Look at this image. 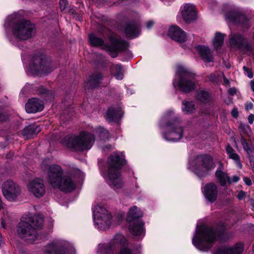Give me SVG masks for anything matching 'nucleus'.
I'll return each mask as SVG.
<instances>
[{"label": "nucleus", "instance_id": "nucleus-26", "mask_svg": "<svg viewBox=\"0 0 254 254\" xmlns=\"http://www.w3.org/2000/svg\"><path fill=\"white\" fill-rule=\"evenodd\" d=\"M125 34L127 37L134 38L140 34V29L136 22H130L125 27Z\"/></svg>", "mask_w": 254, "mask_h": 254}, {"label": "nucleus", "instance_id": "nucleus-30", "mask_svg": "<svg viewBox=\"0 0 254 254\" xmlns=\"http://www.w3.org/2000/svg\"><path fill=\"white\" fill-rule=\"evenodd\" d=\"M226 151L229 158L233 160L236 166L240 169L242 168V164L240 161L239 155L236 153L233 148L229 145L226 147Z\"/></svg>", "mask_w": 254, "mask_h": 254}, {"label": "nucleus", "instance_id": "nucleus-13", "mask_svg": "<svg viewBox=\"0 0 254 254\" xmlns=\"http://www.w3.org/2000/svg\"><path fill=\"white\" fill-rule=\"evenodd\" d=\"M224 12L225 19L228 22L243 28H248L250 26L249 19L245 14L239 12L234 5L229 4L225 5Z\"/></svg>", "mask_w": 254, "mask_h": 254}, {"label": "nucleus", "instance_id": "nucleus-59", "mask_svg": "<svg viewBox=\"0 0 254 254\" xmlns=\"http://www.w3.org/2000/svg\"><path fill=\"white\" fill-rule=\"evenodd\" d=\"M230 67V65H227V68H229Z\"/></svg>", "mask_w": 254, "mask_h": 254}, {"label": "nucleus", "instance_id": "nucleus-42", "mask_svg": "<svg viewBox=\"0 0 254 254\" xmlns=\"http://www.w3.org/2000/svg\"><path fill=\"white\" fill-rule=\"evenodd\" d=\"M154 23H155V22L153 20H148V21H147L145 23L146 27L148 29H149L153 27V26L154 25Z\"/></svg>", "mask_w": 254, "mask_h": 254}, {"label": "nucleus", "instance_id": "nucleus-6", "mask_svg": "<svg viewBox=\"0 0 254 254\" xmlns=\"http://www.w3.org/2000/svg\"><path fill=\"white\" fill-rule=\"evenodd\" d=\"M173 113V111L169 110L164 115L160 126L166 130L163 133L164 138L168 141L176 142L180 140L183 135V128L180 122L175 119L165 124L170 119Z\"/></svg>", "mask_w": 254, "mask_h": 254}, {"label": "nucleus", "instance_id": "nucleus-10", "mask_svg": "<svg viewBox=\"0 0 254 254\" xmlns=\"http://www.w3.org/2000/svg\"><path fill=\"white\" fill-rule=\"evenodd\" d=\"M214 168L212 157L205 154L196 156L188 165V168L200 178L207 175L208 171Z\"/></svg>", "mask_w": 254, "mask_h": 254}, {"label": "nucleus", "instance_id": "nucleus-40", "mask_svg": "<svg viewBox=\"0 0 254 254\" xmlns=\"http://www.w3.org/2000/svg\"><path fill=\"white\" fill-rule=\"evenodd\" d=\"M240 180V177L238 176L235 175L232 177V178L229 177L228 182L229 184H231L233 183H235L238 182Z\"/></svg>", "mask_w": 254, "mask_h": 254}, {"label": "nucleus", "instance_id": "nucleus-21", "mask_svg": "<svg viewBox=\"0 0 254 254\" xmlns=\"http://www.w3.org/2000/svg\"><path fill=\"white\" fill-rule=\"evenodd\" d=\"M168 34L172 39L178 42L183 43L187 40L186 33L176 25H173L170 27Z\"/></svg>", "mask_w": 254, "mask_h": 254}, {"label": "nucleus", "instance_id": "nucleus-50", "mask_svg": "<svg viewBox=\"0 0 254 254\" xmlns=\"http://www.w3.org/2000/svg\"><path fill=\"white\" fill-rule=\"evenodd\" d=\"M245 196V192L243 191H241L239 192L238 195H237V197L239 199H242Z\"/></svg>", "mask_w": 254, "mask_h": 254}, {"label": "nucleus", "instance_id": "nucleus-1", "mask_svg": "<svg viewBox=\"0 0 254 254\" xmlns=\"http://www.w3.org/2000/svg\"><path fill=\"white\" fill-rule=\"evenodd\" d=\"M125 163L124 155L122 152H114L108 160L109 169L107 172L102 173V175L108 184L113 189H121L124 182L119 170Z\"/></svg>", "mask_w": 254, "mask_h": 254}, {"label": "nucleus", "instance_id": "nucleus-41", "mask_svg": "<svg viewBox=\"0 0 254 254\" xmlns=\"http://www.w3.org/2000/svg\"><path fill=\"white\" fill-rule=\"evenodd\" d=\"M245 71V74H246L249 78H252L253 77V73L250 68L245 66L243 67Z\"/></svg>", "mask_w": 254, "mask_h": 254}, {"label": "nucleus", "instance_id": "nucleus-9", "mask_svg": "<svg viewBox=\"0 0 254 254\" xmlns=\"http://www.w3.org/2000/svg\"><path fill=\"white\" fill-rule=\"evenodd\" d=\"M173 84L175 87H178L183 92H189L194 90L195 87L194 75L183 66L178 65Z\"/></svg>", "mask_w": 254, "mask_h": 254}, {"label": "nucleus", "instance_id": "nucleus-44", "mask_svg": "<svg viewBox=\"0 0 254 254\" xmlns=\"http://www.w3.org/2000/svg\"><path fill=\"white\" fill-rule=\"evenodd\" d=\"M67 4L66 0H60V7L61 9L64 10Z\"/></svg>", "mask_w": 254, "mask_h": 254}, {"label": "nucleus", "instance_id": "nucleus-27", "mask_svg": "<svg viewBox=\"0 0 254 254\" xmlns=\"http://www.w3.org/2000/svg\"><path fill=\"white\" fill-rule=\"evenodd\" d=\"M197 49L202 60L205 63L213 62V57L210 49L205 46H198Z\"/></svg>", "mask_w": 254, "mask_h": 254}, {"label": "nucleus", "instance_id": "nucleus-29", "mask_svg": "<svg viewBox=\"0 0 254 254\" xmlns=\"http://www.w3.org/2000/svg\"><path fill=\"white\" fill-rule=\"evenodd\" d=\"M41 130V128L39 126H37L35 125H30L26 127L22 130V134L25 136L26 138L33 137L34 135H36Z\"/></svg>", "mask_w": 254, "mask_h": 254}, {"label": "nucleus", "instance_id": "nucleus-25", "mask_svg": "<svg viewBox=\"0 0 254 254\" xmlns=\"http://www.w3.org/2000/svg\"><path fill=\"white\" fill-rule=\"evenodd\" d=\"M129 224V230L133 235L142 238L145 235L143 228L144 223L141 221H137Z\"/></svg>", "mask_w": 254, "mask_h": 254}, {"label": "nucleus", "instance_id": "nucleus-36", "mask_svg": "<svg viewBox=\"0 0 254 254\" xmlns=\"http://www.w3.org/2000/svg\"><path fill=\"white\" fill-rule=\"evenodd\" d=\"M196 97L201 102H207L210 99V94L205 90H200L197 92Z\"/></svg>", "mask_w": 254, "mask_h": 254}, {"label": "nucleus", "instance_id": "nucleus-39", "mask_svg": "<svg viewBox=\"0 0 254 254\" xmlns=\"http://www.w3.org/2000/svg\"><path fill=\"white\" fill-rule=\"evenodd\" d=\"M240 129L244 132L245 133L249 135L251 133L250 127L249 125L245 124H241L239 126Z\"/></svg>", "mask_w": 254, "mask_h": 254}, {"label": "nucleus", "instance_id": "nucleus-38", "mask_svg": "<svg viewBox=\"0 0 254 254\" xmlns=\"http://www.w3.org/2000/svg\"><path fill=\"white\" fill-rule=\"evenodd\" d=\"M241 142L243 145L244 149L247 152L249 155H250L253 152V149L249 147L246 139L243 137H242L241 139Z\"/></svg>", "mask_w": 254, "mask_h": 254}, {"label": "nucleus", "instance_id": "nucleus-11", "mask_svg": "<svg viewBox=\"0 0 254 254\" xmlns=\"http://www.w3.org/2000/svg\"><path fill=\"white\" fill-rule=\"evenodd\" d=\"M94 141V136L92 134L83 132L78 136L69 137L67 142L64 143L68 148L83 151L90 149Z\"/></svg>", "mask_w": 254, "mask_h": 254}, {"label": "nucleus", "instance_id": "nucleus-46", "mask_svg": "<svg viewBox=\"0 0 254 254\" xmlns=\"http://www.w3.org/2000/svg\"><path fill=\"white\" fill-rule=\"evenodd\" d=\"M1 227L3 228H5L7 225V220L4 218L1 219L0 222Z\"/></svg>", "mask_w": 254, "mask_h": 254}, {"label": "nucleus", "instance_id": "nucleus-52", "mask_svg": "<svg viewBox=\"0 0 254 254\" xmlns=\"http://www.w3.org/2000/svg\"><path fill=\"white\" fill-rule=\"evenodd\" d=\"M253 107V104L251 102L247 103L246 105V109L247 110H251Z\"/></svg>", "mask_w": 254, "mask_h": 254}, {"label": "nucleus", "instance_id": "nucleus-54", "mask_svg": "<svg viewBox=\"0 0 254 254\" xmlns=\"http://www.w3.org/2000/svg\"><path fill=\"white\" fill-rule=\"evenodd\" d=\"M250 86L252 90L254 92V79L250 82Z\"/></svg>", "mask_w": 254, "mask_h": 254}, {"label": "nucleus", "instance_id": "nucleus-51", "mask_svg": "<svg viewBox=\"0 0 254 254\" xmlns=\"http://www.w3.org/2000/svg\"><path fill=\"white\" fill-rule=\"evenodd\" d=\"M76 173L78 175L79 177L78 178L82 179L84 177V174L83 172H81L79 170H76Z\"/></svg>", "mask_w": 254, "mask_h": 254}, {"label": "nucleus", "instance_id": "nucleus-16", "mask_svg": "<svg viewBox=\"0 0 254 254\" xmlns=\"http://www.w3.org/2000/svg\"><path fill=\"white\" fill-rule=\"evenodd\" d=\"M229 42L231 47L240 51L246 52L252 49V45L242 35L234 34L230 35Z\"/></svg>", "mask_w": 254, "mask_h": 254}, {"label": "nucleus", "instance_id": "nucleus-14", "mask_svg": "<svg viewBox=\"0 0 254 254\" xmlns=\"http://www.w3.org/2000/svg\"><path fill=\"white\" fill-rule=\"evenodd\" d=\"M29 69L32 74L36 75L49 73L53 70V68L46 56L39 54L32 58Z\"/></svg>", "mask_w": 254, "mask_h": 254}, {"label": "nucleus", "instance_id": "nucleus-24", "mask_svg": "<svg viewBox=\"0 0 254 254\" xmlns=\"http://www.w3.org/2000/svg\"><path fill=\"white\" fill-rule=\"evenodd\" d=\"M123 112L121 107L110 108L106 114V119L109 122H116L122 117Z\"/></svg>", "mask_w": 254, "mask_h": 254}, {"label": "nucleus", "instance_id": "nucleus-35", "mask_svg": "<svg viewBox=\"0 0 254 254\" xmlns=\"http://www.w3.org/2000/svg\"><path fill=\"white\" fill-rule=\"evenodd\" d=\"M183 105L182 110L187 114H191L195 111L194 104L192 101H184Z\"/></svg>", "mask_w": 254, "mask_h": 254}, {"label": "nucleus", "instance_id": "nucleus-47", "mask_svg": "<svg viewBox=\"0 0 254 254\" xmlns=\"http://www.w3.org/2000/svg\"><path fill=\"white\" fill-rule=\"evenodd\" d=\"M248 121L250 124H253L254 121V115L251 114L248 117Z\"/></svg>", "mask_w": 254, "mask_h": 254}, {"label": "nucleus", "instance_id": "nucleus-2", "mask_svg": "<svg viewBox=\"0 0 254 254\" xmlns=\"http://www.w3.org/2000/svg\"><path fill=\"white\" fill-rule=\"evenodd\" d=\"M41 168L47 172V179L53 187L66 192L71 191L75 188V185L69 177L63 176V171L59 165H50L45 160L41 164Z\"/></svg>", "mask_w": 254, "mask_h": 254}, {"label": "nucleus", "instance_id": "nucleus-23", "mask_svg": "<svg viewBox=\"0 0 254 254\" xmlns=\"http://www.w3.org/2000/svg\"><path fill=\"white\" fill-rule=\"evenodd\" d=\"M44 108L43 103L37 98L29 99L25 105V110L28 113H34L41 111Z\"/></svg>", "mask_w": 254, "mask_h": 254}, {"label": "nucleus", "instance_id": "nucleus-15", "mask_svg": "<svg viewBox=\"0 0 254 254\" xmlns=\"http://www.w3.org/2000/svg\"><path fill=\"white\" fill-rule=\"evenodd\" d=\"M72 249V247L68 242L57 239L45 246L42 251L44 254H67Z\"/></svg>", "mask_w": 254, "mask_h": 254}, {"label": "nucleus", "instance_id": "nucleus-57", "mask_svg": "<svg viewBox=\"0 0 254 254\" xmlns=\"http://www.w3.org/2000/svg\"><path fill=\"white\" fill-rule=\"evenodd\" d=\"M210 78L212 80L214 81L216 79V77H215V76L213 74H211L210 75Z\"/></svg>", "mask_w": 254, "mask_h": 254}, {"label": "nucleus", "instance_id": "nucleus-7", "mask_svg": "<svg viewBox=\"0 0 254 254\" xmlns=\"http://www.w3.org/2000/svg\"><path fill=\"white\" fill-rule=\"evenodd\" d=\"M15 14L8 16L5 22V27L12 24L11 31L14 37L18 41L26 40L31 38L33 35L34 25L28 20H21L17 22L14 20Z\"/></svg>", "mask_w": 254, "mask_h": 254}, {"label": "nucleus", "instance_id": "nucleus-28", "mask_svg": "<svg viewBox=\"0 0 254 254\" xmlns=\"http://www.w3.org/2000/svg\"><path fill=\"white\" fill-rule=\"evenodd\" d=\"M142 216V213L140 210L136 206H133L129 210L127 221V223H132L137 221H140L138 218Z\"/></svg>", "mask_w": 254, "mask_h": 254}, {"label": "nucleus", "instance_id": "nucleus-53", "mask_svg": "<svg viewBox=\"0 0 254 254\" xmlns=\"http://www.w3.org/2000/svg\"><path fill=\"white\" fill-rule=\"evenodd\" d=\"M114 148V146L112 145L109 144L106 145L104 148L103 149L105 150L106 149L107 150H112Z\"/></svg>", "mask_w": 254, "mask_h": 254}, {"label": "nucleus", "instance_id": "nucleus-3", "mask_svg": "<svg viewBox=\"0 0 254 254\" xmlns=\"http://www.w3.org/2000/svg\"><path fill=\"white\" fill-rule=\"evenodd\" d=\"M43 221V217L40 214L28 218L23 216L17 226L18 235L25 241L33 243L37 238L36 229L42 228Z\"/></svg>", "mask_w": 254, "mask_h": 254}, {"label": "nucleus", "instance_id": "nucleus-31", "mask_svg": "<svg viewBox=\"0 0 254 254\" xmlns=\"http://www.w3.org/2000/svg\"><path fill=\"white\" fill-rule=\"evenodd\" d=\"M111 73L118 80H122L124 78V69L121 64L113 65L111 68Z\"/></svg>", "mask_w": 254, "mask_h": 254}, {"label": "nucleus", "instance_id": "nucleus-45", "mask_svg": "<svg viewBox=\"0 0 254 254\" xmlns=\"http://www.w3.org/2000/svg\"><path fill=\"white\" fill-rule=\"evenodd\" d=\"M232 116L234 118H237L238 116V111L236 108H234L231 111Z\"/></svg>", "mask_w": 254, "mask_h": 254}, {"label": "nucleus", "instance_id": "nucleus-22", "mask_svg": "<svg viewBox=\"0 0 254 254\" xmlns=\"http://www.w3.org/2000/svg\"><path fill=\"white\" fill-rule=\"evenodd\" d=\"M244 250L242 244L238 243L232 248L223 246L218 249L213 254H242Z\"/></svg>", "mask_w": 254, "mask_h": 254}, {"label": "nucleus", "instance_id": "nucleus-18", "mask_svg": "<svg viewBox=\"0 0 254 254\" xmlns=\"http://www.w3.org/2000/svg\"><path fill=\"white\" fill-rule=\"evenodd\" d=\"M28 191L36 197L43 196L46 192V187L43 180L36 178L30 181L27 184Z\"/></svg>", "mask_w": 254, "mask_h": 254}, {"label": "nucleus", "instance_id": "nucleus-12", "mask_svg": "<svg viewBox=\"0 0 254 254\" xmlns=\"http://www.w3.org/2000/svg\"><path fill=\"white\" fill-rule=\"evenodd\" d=\"M95 226L101 230H106L111 225V215L102 204H97L93 208Z\"/></svg>", "mask_w": 254, "mask_h": 254}, {"label": "nucleus", "instance_id": "nucleus-55", "mask_svg": "<svg viewBox=\"0 0 254 254\" xmlns=\"http://www.w3.org/2000/svg\"><path fill=\"white\" fill-rule=\"evenodd\" d=\"M3 243H4V242L3 240V238H2L1 234L0 233V246H1L2 245H3Z\"/></svg>", "mask_w": 254, "mask_h": 254}, {"label": "nucleus", "instance_id": "nucleus-5", "mask_svg": "<svg viewBox=\"0 0 254 254\" xmlns=\"http://www.w3.org/2000/svg\"><path fill=\"white\" fill-rule=\"evenodd\" d=\"M217 235L216 231L211 227L206 225L197 226L192 243L198 250L206 252L213 246Z\"/></svg>", "mask_w": 254, "mask_h": 254}, {"label": "nucleus", "instance_id": "nucleus-8", "mask_svg": "<svg viewBox=\"0 0 254 254\" xmlns=\"http://www.w3.org/2000/svg\"><path fill=\"white\" fill-rule=\"evenodd\" d=\"M89 39L91 45L100 47L102 49L107 51L112 58H116L118 51L126 50L128 46V43L125 41L113 36L110 38V45L105 44L102 38L94 34L89 35Z\"/></svg>", "mask_w": 254, "mask_h": 254}, {"label": "nucleus", "instance_id": "nucleus-20", "mask_svg": "<svg viewBox=\"0 0 254 254\" xmlns=\"http://www.w3.org/2000/svg\"><path fill=\"white\" fill-rule=\"evenodd\" d=\"M182 15L184 21L187 23L196 20L197 14L195 6L190 3L185 4L182 9Z\"/></svg>", "mask_w": 254, "mask_h": 254}, {"label": "nucleus", "instance_id": "nucleus-33", "mask_svg": "<svg viewBox=\"0 0 254 254\" xmlns=\"http://www.w3.org/2000/svg\"><path fill=\"white\" fill-rule=\"evenodd\" d=\"M225 37L224 34L220 32H216L215 37L213 40V45L214 48L218 50L219 48L222 47L224 43V40Z\"/></svg>", "mask_w": 254, "mask_h": 254}, {"label": "nucleus", "instance_id": "nucleus-4", "mask_svg": "<svg viewBox=\"0 0 254 254\" xmlns=\"http://www.w3.org/2000/svg\"><path fill=\"white\" fill-rule=\"evenodd\" d=\"M127 242L124 235L118 233L114 236L108 243L100 244L98 246L97 254H114L118 249H121L120 254H139L140 245L136 250H130L127 248Z\"/></svg>", "mask_w": 254, "mask_h": 254}, {"label": "nucleus", "instance_id": "nucleus-19", "mask_svg": "<svg viewBox=\"0 0 254 254\" xmlns=\"http://www.w3.org/2000/svg\"><path fill=\"white\" fill-rule=\"evenodd\" d=\"M203 193L208 201L210 203L215 202L218 193L217 186L213 183L206 184L203 188Z\"/></svg>", "mask_w": 254, "mask_h": 254}, {"label": "nucleus", "instance_id": "nucleus-58", "mask_svg": "<svg viewBox=\"0 0 254 254\" xmlns=\"http://www.w3.org/2000/svg\"><path fill=\"white\" fill-rule=\"evenodd\" d=\"M224 81L226 83H229V81L227 79H224Z\"/></svg>", "mask_w": 254, "mask_h": 254}, {"label": "nucleus", "instance_id": "nucleus-17", "mask_svg": "<svg viewBox=\"0 0 254 254\" xmlns=\"http://www.w3.org/2000/svg\"><path fill=\"white\" fill-rule=\"evenodd\" d=\"M2 192L4 197L8 200H14L20 192L19 186L13 181L9 180L4 182L2 185Z\"/></svg>", "mask_w": 254, "mask_h": 254}, {"label": "nucleus", "instance_id": "nucleus-48", "mask_svg": "<svg viewBox=\"0 0 254 254\" xmlns=\"http://www.w3.org/2000/svg\"><path fill=\"white\" fill-rule=\"evenodd\" d=\"M236 91H237L236 89L234 87L230 88L228 90L229 93L231 95H234L236 94Z\"/></svg>", "mask_w": 254, "mask_h": 254}, {"label": "nucleus", "instance_id": "nucleus-37", "mask_svg": "<svg viewBox=\"0 0 254 254\" xmlns=\"http://www.w3.org/2000/svg\"><path fill=\"white\" fill-rule=\"evenodd\" d=\"M98 131L99 132V136L101 139L106 140L109 138V133L107 130L106 129L99 127L98 128Z\"/></svg>", "mask_w": 254, "mask_h": 254}, {"label": "nucleus", "instance_id": "nucleus-56", "mask_svg": "<svg viewBox=\"0 0 254 254\" xmlns=\"http://www.w3.org/2000/svg\"><path fill=\"white\" fill-rule=\"evenodd\" d=\"M3 208V204L2 202L1 198H0V210H1Z\"/></svg>", "mask_w": 254, "mask_h": 254}, {"label": "nucleus", "instance_id": "nucleus-43", "mask_svg": "<svg viewBox=\"0 0 254 254\" xmlns=\"http://www.w3.org/2000/svg\"><path fill=\"white\" fill-rule=\"evenodd\" d=\"M8 118L7 115L5 113L0 112V122L7 120Z\"/></svg>", "mask_w": 254, "mask_h": 254}, {"label": "nucleus", "instance_id": "nucleus-49", "mask_svg": "<svg viewBox=\"0 0 254 254\" xmlns=\"http://www.w3.org/2000/svg\"><path fill=\"white\" fill-rule=\"evenodd\" d=\"M244 181L245 182V184L249 186H250L251 185H252V182H251V180L247 178V177H245L244 178Z\"/></svg>", "mask_w": 254, "mask_h": 254}, {"label": "nucleus", "instance_id": "nucleus-32", "mask_svg": "<svg viewBox=\"0 0 254 254\" xmlns=\"http://www.w3.org/2000/svg\"><path fill=\"white\" fill-rule=\"evenodd\" d=\"M215 176L218 179L220 185L222 187L225 186L226 183L228 182V175L220 170L217 169L216 170Z\"/></svg>", "mask_w": 254, "mask_h": 254}, {"label": "nucleus", "instance_id": "nucleus-34", "mask_svg": "<svg viewBox=\"0 0 254 254\" xmlns=\"http://www.w3.org/2000/svg\"><path fill=\"white\" fill-rule=\"evenodd\" d=\"M102 79V75L99 73H96L91 76L88 81V84L92 87H95Z\"/></svg>", "mask_w": 254, "mask_h": 254}]
</instances>
